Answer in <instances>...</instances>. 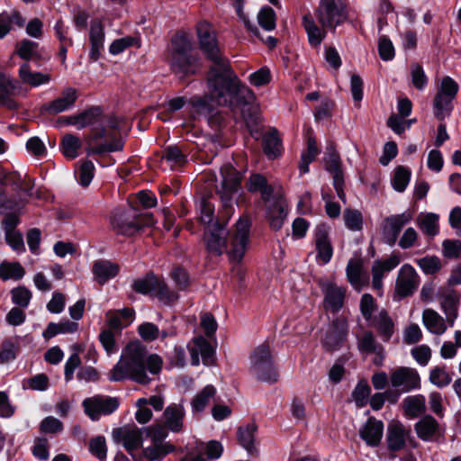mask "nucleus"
I'll return each instance as SVG.
<instances>
[{
  "label": "nucleus",
  "mask_w": 461,
  "mask_h": 461,
  "mask_svg": "<svg viewBox=\"0 0 461 461\" xmlns=\"http://www.w3.org/2000/svg\"><path fill=\"white\" fill-rule=\"evenodd\" d=\"M162 367V359L156 354L148 355L146 347L140 341L130 342L122 351L120 360L110 373L112 382L131 378L133 381L147 384L150 378L147 375H157Z\"/></svg>",
  "instance_id": "obj_2"
},
{
  "label": "nucleus",
  "mask_w": 461,
  "mask_h": 461,
  "mask_svg": "<svg viewBox=\"0 0 461 461\" xmlns=\"http://www.w3.org/2000/svg\"><path fill=\"white\" fill-rule=\"evenodd\" d=\"M144 434L143 428L135 425H127L113 429V438L117 443H122L128 453L135 458L133 451L142 447Z\"/></svg>",
  "instance_id": "obj_13"
},
{
  "label": "nucleus",
  "mask_w": 461,
  "mask_h": 461,
  "mask_svg": "<svg viewBox=\"0 0 461 461\" xmlns=\"http://www.w3.org/2000/svg\"><path fill=\"white\" fill-rule=\"evenodd\" d=\"M185 410L180 403H171L164 411L165 426L172 432L183 430Z\"/></svg>",
  "instance_id": "obj_29"
},
{
  "label": "nucleus",
  "mask_w": 461,
  "mask_h": 461,
  "mask_svg": "<svg viewBox=\"0 0 461 461\" xmlns=\"http://www.w3.org/2000/svg\"><path fill=\"white\" fill-rule=\"evenodd\" d=\"M459 299L454 291L444 294L440 300V307L445 313L447 321L450 327L454 325L458 315Z\"/></svg>",
  "instance_id": "obj_40"
},
{
  "label": "nucleus",
  "mask_w": 461,
  "mask_h": 461,
  "mask_svg": "<svg viewBox=\"0 0 461 461\" xmlns=\"http://www.w3.org/2000/svg\"><path fill=\"white\" fill-rule=\"evenodd\" d=\"M19 350V337L4 340L0 349V363L5 364L14 360Z\"/></svg>",
  "instance_id": "obj_45"
},
{
  "label": "nucleus",
  "mask_w": 461,
  "mask_h": 461,
  "mask_svg": "<svg viewBox=\"0 0 461 461\" xmlns=\"http://www.w3.org/2000/svg\"><path fill=\"white\" fill-rule=\"evenodd\" d=\"M319 154L317 143L314 137H309L307 140V149L301 155L299 165L300 174L303 175L309 172V165L315 159Z\"/></svg>",
  "instance_id": "obj_44"
},
{
  "label": "nucleus",
  "mask_w": 461,
  "mask_h": 461,
  "mask_svg": "<svg viewBox=\"0 0 461 461\" xmlns=\"http://www.w3.org/2000/svg\"><path fill=\"white\" fill-rule=\"evenodd\" d=\"M429 381L438 388L447 386L452 378L445 367L436 366L430 370Z\"/></svg>",
  "instance_id": "obj_62"
},
{
  "label": "nucleus",
  "mask_w": 461,
  "mask_h": 461,
  "mask_svg": "<svg viewBox=\"0 0 461 461\" xmlns=\"http://www.w3.org/2000/svg\"><path fill=\"white\" fill-rule=\"evenodd\" d=\"M314 242L317 258L327 264L333 255V249L329 238V230L325 225H318L314 230Z\"/></svg>",
  "instance_id": "obj_23"
},
{
  "label": "nucleus",
  "mask_w": 461,
  "mask_h": 461,
  "mask_svg": "<svg viewBox=\"0 0 461 461\" xmlns=\"http://www.w3.org/2000/svg\"><path fill=\"white\" fill-rule=\"evenodd\" d=\"M81 147L79 138L73 134H67L61 140V149L63 155L69 159H74L78 156V149Z\"/></svg>",
  "instance_id": "obj_51"
},
{
  "label": "nucleus",
  "mask_w": 461,
  "mask_h": 461,
  "mask_svg": "<svg viewBox=\"0 0 461 461\" xmlns=\"http://www.w3.org/2000/svg\"><path fill=\"white\" fill-rule=\"evenodd\" d=\"M412 218L413 214L410 210L386 217L383 225V239L384 243L389 246H393L402 228L410 223Z\"/></svg>",
  "instance_id": "obj_14"
},
{
  "label": "nucleus",
  "mask_w": 461,
  "mask_h": 461,
  "mask_svg": "<svg viewBox=\"0 0 461 461\" xmlns=\"http://www.w3.org/2000/svg\"><path fill=\"white\" fill-rule=\"evenodd\" d=\"M216 389L212 385L208 384L203 387V389L195 395L191 402L193 411H203L210 401L214 397Z\"/></svg>",
  "instance_id": "obj_47"
},
{
  "label": "nucleus",
  "mask_w": 461,
  "mask_h": 461,
  "mask_svg": "<svg viewBox=\"0 0 461 461\" xmlns=\"http://www.w3.org/2000/svg\"><path fill=\"white\" fill-rule=\"evenodd\" d=\"M120 271L118 264L109 260L100 259L93 265V274L98 284L104 285L115 277Z\"/></svg>",
  "instance_id": "obj_34"
},
{
  "label": "nucleus",
  "mask_w": 461,
  "mask_h": 461,
  "mask_svg": "<svg viewBox=\"0 0 461 461\" xmlns=\"http://www.w3.org/2000/svg\"><path fill=\"white\" fill-rule=\"evenodd\" d=\"M415 262L425 275H434L442 267L441 260L437 256H426Z\"/></svg>",
  "instance_id": "obj_60"
},
{
  "label": "nucleus",
  "mask_w": 461,
  "mask_h": 461,
  "mask_svg": "<svg viewBox=\"0 0 461 461\" xmlns=\"http://www.w3.org/2000/svg\"><path fill=\"white\" fill-rule=\"evenodd\" d=\"M95 165L92 161L86 160L82 162L76 173L77 180L81 186L86 187L90 185L95 176Z\"/></svg>",
  "instance_id": "obj_58"
},
{
  "label": "nucleus",
  "mask_w": 461,
  "mask_h": 461,
  "mask_svg": "<svg viewBox=\"0 0 461 461\" xmlns=\"http://www.w3.org/2000/svg\"><path fill=\"white\" fill-rule=\"evenodd\" d=\"M357 349L362 355L375 354L374 364L377 366H382L384 359V348L377 342L371 330H365L362 334L357 336Z\"/></svg>",
  "instance_id": "obj_19"
},
{
  "label": "nucleus",
  "mask_w": 461,
  "mask_h": 461,
  "mask_svg": "<svg viewBox=\"0 0 461 461\" xmlns=\"http://www.w3.org/2000/svg\"><path fill=\"white\" fill-rule=\"evenodd\" d=\"M321 289L324 294V308L332 312H339L344 305L346 288L334 282L325 281L321 284Z\"/></svg>",
  "instance_id": "obj_18"
},
{
  "label": "nucleus",
  "mask_w": 461,
  "mask_h": 461,
  "mask_svg": "<svg viewBox=\"0 0 461 461\" xmlns=\"http://www.w3.org/2000/svg\"><path fill=\"white\" fill-rule=\"evenodd\" d=\"M169 65L172 72L185 77L195 74L201 67L199 54L191 39L185 33H176L170 41Z\"/></svg>",
  "instance_id": "obj_3"
},
{
  "label": "nucleus",
  "mask_w": 461,
  "mask_h": 461,
  "mask_svg": "<svg viewBox=\"0 0 461 461\" xmlns=\"http://www.w3.org/2000/svg\"><path fill=\"white\" fill-rule=\"evenodd\" d=\"M250 373L261 382L276 383L278 373L274 366L269 347L259 345L250 356Z\"/></svg>",
  "instance_id": "obj_7"
},
{
  "label": "nucleus",
  "mask_w": 461,
  "mask_h": 461,
  "mask_svg": "<svg viewBox=\"0 0 461 461\" xmlns=\"http://www.w3.org/2000/svg\"><path fill=\"white\" fill-rule=\"evenodd\" d=\"M384 423L374 417L367 419L360 429V438L370 447H377L383 438Z\"/></svg>",
  "instance_id": "obj_26"
},
{
  "label": "nucleus",
  "mask_w": 461,
  "mask_h": 461,
  "mask_svg": "<svg viewBox=\"0 0 461 461\" xmlns=\"http://www.w3.org/2000/svg\"><path fill=\"white\" fill-rule=\"evenodd\" d=\"M375 328L383 341L387 342L394 333L395 325L388 312L384 309L379 311L378 314L367 323Z\"/></svg>",
  "instance_id": "obj_27"
},
{
  "label": "nucleus",
  "mask_w": 461,
  "mask_h": 461,
  "mask_svg": "<svg viewBox=\"0 0 461 461\" xmlns=\"http://www.w3.org/2000/svg\"><path fill=\"white\" fill-rule=\"evenodd\" d=\"M346 274L348 282L357 291H361L369 283V275L364 271L360 260L350 259L347 265Z\"/></svg>",
  "instance_id": "obj_30"
},
{
  "label": "nucleus",
  "mask_w": 461,
  "mask_h": 461,
  "mask_svg": "<svg viewBox=\"0 0 461 461\" xmlns=\"http://www.w3.org/2000/svg\"><path fill=\"white\" fill-rule=\"evenodd\" d=\"M16 54L26 62L23 63L18 70V77L22 83L31 87H39L48 85L51 81V77L48 73L32 71L29 61L41 65V61L46 59L39 43L31 40L24 39L16 44Z\"/></svg>",
  "instance_id": "obj_4"
},
{
  "label": "nucleus",
  "mask_w": 461,
  "mask_h": 461,
  "mask_svg": "<svg viewBox=\"0 0 461 461\" xmlns=\"http://www.w3.org/2000/svg\"><path fill=\"white\" fill-rule=\"evenodd\" d=\"M325 167L332 175V178H343L339 154L333 149H330L325 158Z\"/></svg>",
  "instance_id": "obj_50"
},
{
  "label": "nucleus",
  "mask_w": 461,
  "mask_h": 461,
  "mask_svg": "<svg viewBox=\"0 0 461 461\" xmlns=\"http://www.w3.org/2000/svg\"><path fill=\"white\" fill-rule=\"evenodd\" d=\"M420 276L414 267L404 264L399 270L395 283V291L401 298L411 295L420 285Z\"/></svg>",
  "instance_id": "obj_17"
},
{
  "label": "nucleus",
  "mask_w": 461,
  "mask_h": 461,
  "mask_svg": "<svg viewBox=\"0 0 461 461\" xmlns=\"http://www.w3.org/2000/svg\"><path fill=\"white\" fill-rule=\"evenodd\" d=\"M82 405L86 414L92 420H97L101 415H109L115 411L119 407V401L115 397L97 394L86 398Z\"/></svg>",
  "instance_id": "obj_12"
},
{
  "label": "nucleus",
  "mask_w": 461,
  "mask_h": 461,
  "mask_svg": "<svg viewBox=\"0 0 461 461\" xmlns=\"http://www.w3.org/2000/svg\"><path fill=\"white\" fill-rule=\"evenodd\" d=\"M459 86L450 77H444L438 87L433 99V114L438 121L449 117L454 109L453 101L456 99Z\"/></svg>",
  "instance_id": "obj_6"
},
{
  "label": "nucleus",
  "mask_w": 461,
  "mask_h": 461,
  "mask_svg": "<svg viewBox=\"0 0 461 461\" xmlns=\"http://www.w3.org/2000/svg\"><path fill=\"white\" fill-rule=\"evenodd\" d=\"M447 319L445 320L433 309H425L422 312V323L429 332L442 335L447 330Z\"/></svg>",
  "instance_id": "obj_36"
},
{
  "label": "nucleus",
  "mask_w": 461,
  "mask_h": 461,
  "mask_svg": "<svg viewBox=\"0 0 461 461\" xmlns=\"http://www.w3.org/2000/svg\"><path fill=\"white\" fill-rule=\"evenodd\" d=\"M221 172L222 182L217 193L220 195L223 208L228 210L231 208L233 197L240 188L241 174L230 166L221 168Z\"/></svg>",
  "instance_id": "obj_11"
},
{
  "label": "nucleus",
  "mask_w": 461,
  "mask_h": 461,
  "mask_svg": "<svg viewBox=\"0 0 461 461\" xmlns=\"http://www.w3.org/2000/svg\"><path fill=\"white\" fill-rule=\"evenodd\" d=\"M104 25L101 19L95 18L90 22L89 28V59L92 61H97L104 47Z\"/></svg>",
  "instance_id": "obj_22"
},
{
  "label": "nucleus",
  "mask_w": 461,
  "mask_h": 461,
  "mask_svg": "<svg viewBox=\"0 0 461 461\" xmlns=\"http://www.w3.org/2000/svg\"><path fill=\"white\" fill-rule=\"evenodd\" d=\"M345 226L351 231H359L363 229V215L357 209L347 208L343 212Z\"/></svg>",
  "instance_id": "obj_52"
},
{
  "label": "nucleus",
  "mask_w": 461,
  "mask_h": 461,
  "mask_svg": "<svg viewBox=\"0 0 461 461\" xmlns=\"http://www.w3.org/2000/svg\"><path fill=\"white\" fill-rule=\"evenodd\" d=\"M314 14L323 28L335 31L348 18L347 5L345 0H320Z\"/></svg>",
  "instance_id": "obj_8"
},
{
  "label": "nucleus",
  "mask_w": 461,
  "mask_h": 461,
  "mask_svg": "<svg viewBox=\"0 0 461 461\" xmlns=\"http://www.w3.org/2000/svg\"><path fill=\"white\" fill-rule=\"evenodd\" d=\"M411 170L403 166H398L394 170L393 178L392 180L393 187L397 192H403L409 185L411 179Z\"/></svg>",
  "instance_id": "obj_55"
},
{
  "label": "nucleus",
  "mask_w": 461,
  "mask_h": 461,
  "mask_svg": "<svg viewBox=\"0 0 461 461\" xmlns=\"http://www.w3.org/2000/svg\"><path fill=\"white\" fill-rule=\"evenodd\" d=\"M162 159L169 162L171 167L183 166L187 161V157L177 146H167L163 150Z\"/></svg>",
  "instance_id": "obj_59"
},
{
  "label": "nucleus",
  "mask_w": 461,
  "mask_h": 461,
  "mask_svg": "<svg viewBox=\"0 0 461 461\" xmlns=\"http://www.w3.org/2000/svg\"><path fill=\"white\" fill-rule=\"evenodd\" d=\"M414 428L421 440L430 441L438 430V422L431 415H425L416 422Z\"/></svg>",
  "instance_id": "obj_38"
},
{
  "label": "nucleus",
  "mask_w": 461,
  "mask_h": 461,
  "mask_svg": "<svg viewBox=\"0 0 461 461\" xmlns=\"http://www.w3.org/2000/svg\"><path fill=\"white\" fill-rule=\"evenodd\" d=\"M403 405L406 413L411 417H418L426 411V399L422 394L405 398Z\"/></svg>",
  "instance_id": "obj_46"
},
{
  "label": "nucleus",
  "mask_w": 461,
  "mask_h": 461,
  "mask_svg": "<svg viewBox=\"0 0 461 461\" xmlns=\"http://www.w3.org/2000/svg\"><path fill=\"white\" fill-rule=\"evenodd\" d=\"M248 190L251 193L259 192L261 198L266 203H270L275 188L267 183V178L260 174H252L248 181Z\"/></svg>",
  "instance_id": "obj_35"
},
{
  "label": "nucleus",
  "mask_w": 461,
  "mask_h": 461,
  "mask_svg": "<svg viewBox=\"0 0 461 461\" xmlns=\"http://www.w3.org/2000/svg\"><path fill=\"white\" fill-rule=\"evenodd\" d=\"M410 435L407 429L400 422H392L387 427L386 442L387 447L392 452L402 450L405 447L406 439Z\"/></svg>",
  "instance_id": "obj_24"
},
{
  "label": "nucleus",
  "mask_w": 461,
  "mask_h": 461,
  "mask_svg": "<svg viewBox=\"0 0 461 461\" xmlns=\"http://www.w3.org/2000/svg\"><path fill=\"white\" fill-rule=\"evenodd\" d=\"M144 434L149 438L153 444H166L165 439L168 436V429L165 425L155 424L143 427Z\"/></svg>",
  "instance_id": "obj_56"
},
{
  "label": "nucleus",
  "mask_w": 461,
  "mask_h": 461,
  "mask_svg": "<svg viewBox=\"0 0 461 461\" xmlns=\"http://www.w3.org/2000/svg\"><path fill=\"white\" fill-rule=\"evenodd\" d=\"M272 203L267 208V217L271 228L278 230L282 228L285 220L288 214V209L285 202L280 197L272 198Z\"/></svg>",
  "instance_id": "obj_28"
},
{
  "label": "nucleus",
  "mask_w": 461,
  "mask_h": 461,
  "mask_svg": "<svg viewBox=\"0 0 461 461\" xmlns=\"http://www.w3.org/2000/svg\"><path fill=\"white\" fill-rule=\"evenodd\" d=\"M121 122L122 120L119 117L110 116L107 119L106 126L94 128L86 139V155H103L122 151L124 140L122 136L114 133V131L120 130Z\"/></svg>",
  "instance_id": "obj_5"
},
{
  "label": "nucleus",
  "mask_w": 461,
  "mask_h": 461,
  "mask_svg": "<svg viewBox=\"0 0 461 461\" xmlns=\"http://www.w3.org/2000/svg\"><path fill=\"white\" fill-rule=\"evenodd\" d=\"M258 24L267 32L273 31L276 28V15L273 8L270 6H263L258 14Z\"/></svg>",
  "instance_id": "obj_57"
},
{
  "label": "nucleus",
  "mask_w": 461,
  "mask_h": 461,
  "mask_svg": "<svg viewBox=\"0 0 461 461\" xmlns=\"http://www.w3.org/2000/svg\"><path fill=\"white\" fill-rule=\"evenodd\" d=\"M438 215L429 212L420 219L419 227L428 236L434 237L439 231Z\"/></svg>",
  "instance_id": "obj_54"
},
{
  "label": "nucleus",
  "mask_w": 461,
  "mask_h": 461,
  "mask_svg": "<svg viewBox=\"0 0 461 461\" xmlns=\"http://www.w3.org/2000/svg\"><path fill=\"white\" fill-rule=\"evenodd\" d=\"M346 336L347 330L343 327H339L338 324H333L325 335L322 342L323 346L328 350H337L341 347Z\"/></svg>",
  "instance_id": "obj_43"
},
{
  "label": "nucleus",
  "mask_w": 461,
  "mask_h": 461,
  "mask_svg": "<svg viewBox=\"0 0 461 461\" xmlns=\"http://www.w3.org/2000/svg\"><path fill=\"white\" fill-rule=\"evenodd\" d=\"M359 308L363 318L368 323L375 317L373 312L376 308V303L374 296L370 294H364L360 300Z\"/></svg>",
  "instance_id": "obj_64"
},
{
  "label": "nucleus",
  "mask_w": 461,
  "mask_h": 461,
  "mask_svg": "<svg viewBox=\"0 0 461 461\" xmlns=\"http://www.w3.org/2000/svg\"><path fill=\"white\" fill-rule=\"evenodd\" d=\"M79 96L77 89L75 87H66L62 90L59 96L41 105V113L49 115H56L68 111L75 106Z\"/></svg>",
  "instance_id": "obj_16"
},
{
  "label": "nucleus",
  "mask_w": 461,
  "mask_h": 461,
  "mask_svg": "<svg viewBox=\"0 0 461 461\" xmlns=\"http://www.w3.org/2000/svg\"><path fill=\"white\" fill-rule=\"evenodd\" d=\"M263 150L267 158L274 159L280 156L282 151V140L276 129H272L263 136Z\"/></svg>",
  "instance_id": "obj_39"
},
{
  "label": "nucleus",
  "mask_w": 461,
  "mask_h": 461,
  "mask_svg": "<svg viewBox=\"0 0 461 461\" xmlns=\"http://www.w3.org/2000/svg\"><path fill=\"white\" fill-rule=\"evenodd\" d=\"M102 109L99 106H92L83 112L66 118V123L76 126L78 130L99 122L102 115Z\"/></svg>",
  "instance_id": "obj_32"
},
{
  "label": "nucleus",
  "mask_w": 461,
  "mask_h": 461,
  "mask_svg": "<svg viewBox=\"0 0 461 461\" xmlns=\"http://www.w3.org/2000/svg\"><path fill=\"white\" fill-rule=\"evenodd\" d=\"M148 221L146 217L137 214L134 210L117 212L112 219L113 229L118 234L132 236L143 228Z\"/></svg>",
  "instance_id": "obj_10"
},
{
  "label": "nucleus",
  "mask_w": 461,
  "mask_h": 461,
  "mask_svg": "<svg viewBox=\"0 0 461 461\" xmlns=\"http://www.w3.org/2000/svg\"><path fill=\"white\" fill-rule=\"evenodd\" d=\"M194 346L189 349L193 366H198L202 357L204 365H210L213 360L214 349L211 343L203 337H196L193 339Z\"/></svg>",
  "instance_id": "obj_25"
},
{
  "label": "nucleus",
  "mask_w": 461,
  "mask_h": 461,
  "mask_svg": "<svg viewBox=\"0 0 461 461\" xmlns=\"http://www.w3.org/2000/svg\"><path fill=\"white\" fill-rule=\"evenodd\" d=\"M250 221L241 217L235 224V229L230 237V249L227 251L231 261L240 262L247 251Z\"/></svg>",
  "instance_id": "obj_9"
},
{
  "label": "nucleus",
  "mask_w": 461,
  "mask_h": 461,
  "mask_svg": "<svg viewBox=\"0 0 461 461\" xmlns=\"http://www.w3.org/2000/svg\"><path fill=\"white\" fill-rule=\"evenodd\" d=\"M153 295L167 305L174 303L179 298L178 294L170 290L165 281L159 277H158Z\"/></svg>",
  "instance_id": "obj_49"
},
{
  "label": "nucleus",
  "mask_w": 461,
  "mask_h": 461,
  "mask_svg": "<svg viewBox=\"0 0 461 461\" xmlns=\"http://www.w3.org/2000/svg\"><path fill=\"white\" fill-rule=\"evenodd\" d=\"M371 388L366 382L360 381L352 392V399L357 407H364L370 396Z\"/></svg>",
  "instance_id": "obj_63"
},
{
  "label": "nucleus",
  "mask_w": 461,
  "mask_h": 461,
  "mask_svg": "<svg viewBox=\"0 0 461 461\" xmlns=\"http://www.w3.org/2000/svg\"><path fill=\"white\" fill-rule=\"evenodd\" d=\"M302 24L307 33L309 44L312 47H319L325 39L328 29L319 26L310 14L303 16Z\"/></svg>",
  "instance_id": "obj_33"
},
{
  "label": "nucleus",
  "mask_w": 461,
  "mask_h": 461,
  "mask_svg": "<svg viewBox=\"0 0 461 461\" xmlns=\"http://www.w3.org/2000/svg\"><path fill=\"white\" fill-rule=\"evenodd\" d=\"M14 202L11 200L5 199L0 203V213L5 214V218L2 221V227L5 230V234L8 232L17 231V225L20 223V219L17 214L8 212V210L13 209Z\"/></svg>",
  "instance_id": "obj_42"
},
{
  "label": "nucleus",
  "mask_w": 461,
  "mask_h": 461,
  "mask_svg": "<svg viewBox=\"0 0 461 461\" xmlns=\"http://www.w3.org/2000/svg\"><path fill=\"white\" fill-rule=\"evenodd\" d=\"M401 263L399 254L393 253L384 259L375 260L372 266V285L376 291H382L385 274L393 270Z\"/></svg>",
  "instance_id": "obj_20"
},
{
  "label": "nucleus",
  "mask_w": 461,
  "mask_h": 461,
  "mask_svg": "<svg viewBox=\"0 0 461 461\" xmlns=\"http://www.w3.org/2000/svg\"><path fill=\"white\" fill-rule=\"evenodd\" d=\"M157 281L158 276L149 273L144 278L135 280L132 289L138 294L153 295Z\"/></svg>",
  "instance_id": "obj_53"
},
{
  "label": "nucleus",
  "mask_w": 461,
  "mask_h": 461,
  "mask_svg": "<svg viewBox=\"0 0 461 461\" xmlns=\"http://www.w3.org/2000/svg\"><path fill=\"white\" fill-rule=\"evenodd\" d=\"M258 427L255 423H249L244 426H240L237 431V438L239 443L249 455H256L258 448L256 446V432Z\"/></svg>",
  "instance_id": "obj_37"
},
{
  "label": "nucleus",
  "mask_w": 461,
  "mask_h": 461,
  "mask_svg": "<svg viewBox=\"0 0 461 461\" xmlns=\"http://www.w3.org/2000/svg\"><path fill=\"white\" fill-rule=\"evenodd\" d=\"M196 33L200 50L212 63L207 77L211 98L221 105L230 106L255 99L253 91L241 84L231 69L229 59L222 55L212 24L206 21L199 22Z\"/></svg>",
  "instance_id": "obj_1"
},
{
  "label": "nucleus",
  "mask_w": 461,
  "mask_h": 461,
  "mask_svg": "<svg viewBox=\"0 0 461 461\" xmlns=\"http://www.w3.org/2000/svg\"><path fill=\"white\" fill-rule=\"evenodd\" d=\"M390 382L393 387L402 393H408L420 387V377L418 371L411 367L401 366L391 373Z\"/></svg>",
  "instance_id": "obj_15"
},
{
  "label": "nucleus",
  "mask_w": 461,
  "mask_h": 461,
  "mask_svg": "<svg viewBox=\"0 0 461 461\" xmlns=\"http://www.w3.org/2000/svg\"><path fill=\"white\" fill-rule=\"evenodd\" d=\"M25 271L19 262L3 261L0 264V278L19 280L23 277Z\"/></svg>",
  "instance_id": "obj_48"
},
{
  "label": "nucleus",
  "mask_w": 461,
  "mask_h": 461,
  "mask_svg": "<svg viewBox=\"0 0 461 461\" xmlns=\"http://www.w3.org/2000/svg\"><path fill=\"white\" fill-rule=\"evenodd\" d=\"M175 447L170 443L166 444H153L143 447L141 456L148 461H162L164 457L174 452Z\"/></svg>",
  "instance_id": "obj_41"
},
{
  "label": "nucleus",
  "mask_w": 461,
  "mask_h": 461,
  "mask_svg": "<svg viewBox=\"0 0 461 461\" xmlns=\"http://www.w3.org/2000/svg\"><path fill=\"white\" fill-rule=\"evenodd\" d=\"M32 296V292L25 286H18L11 290L12 303L20 308H27Z\"/></svg>",
  "instance_id": "obj_61"
},
{
  "label": "nucleus",
  "mask_w": 461,
  "mask_h": 461,
  "mask_svg": "<svg viewBox=\"0 0 461 461\" xmlns=\"http://www.w3.org/2000/svg\"><path fill=\"white\" fill-rule=\"evenodd\" d=\"M19 86L18 80L0 72V104L9 109H16L18 104L13 95Z\"/></svg>",
  "instance_id": "obj_31"
},
{
  "label": "nucleus",
  "mask_w": 461,
  "mask_h": 461,
  "mask_svg": "<svg viewBox=\"0 0 461 461\" xmlns=\"http://www.w3.org/2000/svg\"><path fill=\"white\" fill-rule=\"evenodd\" d=\"M227 230L224 225L215 222L209 226L204 233V241L207 250L216 256L222 254L227 247Z\"/></svg>",
  "instance_id": "obj_21"
}]
</instances>
